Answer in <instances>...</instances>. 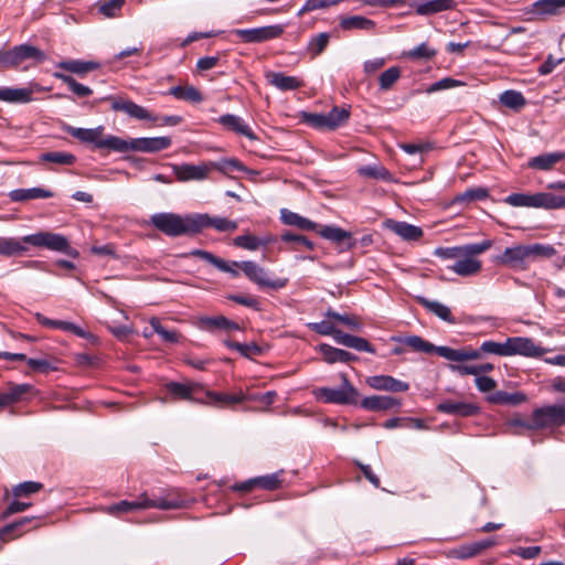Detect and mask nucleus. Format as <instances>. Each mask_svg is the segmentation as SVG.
Returning <instances> with one entry per match:
<instances>
[{"label": "nucleus", "instance_id": "obj_1", "mask_svg": "<svg viewBox=\"0 0 565 565\" xmlns=\"http://www.w3.org/2000/svg\"><path fill=\"white\" fill-rule=\"evenodd\" d=\"M556 250L551 245L530 244L507 247L502 254L495 256L494 262L514 270L527 269L531 262L539 258H550Z\"/></svg>", "mask_w": 565, "mask_h": 565}, {"label": "nucleus", "instance_id": "obj_2", "mask_svg": "<svg viewBox=\"0 0 565 565\" xmlns=\"http://www.w3.org/2000/svg\"><path fill=\"white\" fill-rule=\"evenodd\" d=\"M399 342L415 352H436L439 356L452 362L472 361L480 359V353L476 349H452L449 347H436L419 335H408L399 339Z\"/></svg>", "mask_w": 565, "mask_h": 565}, {"label": "nucleus", "instance_id": "obj_3", "mask_svg": "<svg viewBox=\"0 0 565 565\" xmlns=\"http://www.w3.org/2000/svg\"><path fill=\"white\" fill-rule=\"evenodd\" d=\"M151 224L168 236L196 233L195 214L157 213L151 216Z\"/></svg>", "mask_w": 565, "mask_h": 565}, {"label": "nucleus", "instance_id": "obj_4", "mask_svg": "<svg viewBox=\"0 0 565 565\" xmlns=\"http://www.w3.org/2000/svg\"><path fill=\"white\" fill-rule=\"evenodd\" d=\"M492 247V241L486 239L480 243L463 245V252L461 256L455 262L449 269L461 277H469L477 275L482 264L477 258L478 255L487 252Z\"/></svg>", "mask_w": 565, "mask_h": 565}, {"label": "nucleus", "instance_id": "obj_5", "mask_svg": "<svg viewBox=\"0 0 565 565\" xmlns=\"http://www.w3.org/2000/svg\"><path fill=\"white\" fill-rule=\"evenodd\" d=\"M65 131L84 143H93L98 149H108L116 152L125 149L124 139L113 135L105 136L103 126L96 128H76L67 126Z\"/></svg>", "mask_w": 565, "mask_h": 565}, {"label": "nucleus", "instance_id": "obj_6", "mask_svg": "<svg viewBox=\"0 0 565 565\" xmlns=\"http://www.w3.org/2000/svg\"><path fill=\"white\" fill-rule=\"evenodd\" d=\"M309 329L321 335H331L338 344L354 349L360 352L375 353L374 347L364 338L351 335L338 330L331 321L323 320L311 322Z\"/></svg>", "mask_w": 565, "mask_h": 565}, {"label": "nucleus", "instance_id": "obj_7", "mask_svg": "<svg viewBox=\"0 0 565 565\" xmlns=\"http://www.w3.org/2000/svg\"><path fill=\"white\" fill-rule=\"evenodd\" d=\"M341 379L340 387H319L315 390L316 398L328 404L355 405L360 397L358 390L349 382L345 374H342Z\"/></svg>", "mask_w": 565, "mask_h": 565}, {"label": "nucleus", "instance_id": "obj_8", "mask_svg": "<svg viewBox=\"0 0 565 565\" xmlns=\"http://www.w3.org/2000/svg\"><path fill=\"white\" fill-rule=\"evenodd\" d=\"M181 507V501L179 500H168V499H158L150 500L146 494L140 495L135 501H120L118 503L111 504L105 509V511L109 514H120V513H129L137 510L157 508L161 510H171L178 509Z\"/></svg>", "mask_w": 565, "mask_h": 565}, {"label": "nucleus", "instance_id": "obj_9", "mask_svg": "<svg viewBox=\"0 0 565 565\" xmlns=\"http://www.w3.org/2000/svg\"><path fill=\"white\" fill-rule=\"evenodd\" d=\"M22 244H30L35 247H45L50 250L65 253L72 257L78 256V253L70 246L67 238L56 233L39 232L26 235L22 237Z\"/></svg>", "mask_w": 565, "mask_h": 565}, {"label": "nucleus", "instance_id": "obj_10", "mask_svg": "<svg viewBox=\"0 0 565 565\" xmlns=\"http://www.w3.org/2000/svg\"><path fill=\"white\" fill-rule=\"evenodd\" d=\"M233 265L241 268L250 281L260 287L277 290L284 288L288 282V279L286 278L270 279L265 268L250 260L241 263L234 262Z\"/></svg>", "mask_w": 565, "mask_h": 565}, {"label": "nucleus", "instance_id": "obj_11", "mask_svg": "<svg viewBox=\"0 0 565 565\" xmlns=\"http://www.w3.org/2000/svg\"><path fill=\"white\" fill-rule=\"evenodd\" d=\"M285 32L284 24L264 25L253 29H236L233 33L244 43H263L278 39Z\"/></svg>", "mask_w": 565, "mask_h": 565}, {"label": "nucleus", "instance_id": "obj_12", "mask_svg": "<svg viewBox=\"0 0 565 565\" xmlns=\"http://www.w3.org/2000/svg\"><path fill=\"white\" fill-rule=\"evenodd\" d=\"M124 148L118 152L140 151V152H158L171 146L169 137H142L131 140L124 139Z\"/></svg>", "mask_w": 565, "mask_h": 565}, {"label": "nucleus", "instance_id": "obj_13", "mask_svg": "<svg viewBox=\"0 0 565 565\" xmlns=\"http://www.w3.org/2000/svg\"><path fill=\"white\" fill-rule=\"evenodd\" d=\"M548 352L547 349L542 348L526 337H511L508 338V356L523 355L526 358H540Z\"/></svg>", "mask_w": 565, "mask_h": 565}, {"label": "nucleus", "instance_id": "obj_14", "mask_svg": "<svg viewBox=\"0 0 565 565\" xmlns=\"http://www.w3.org/2000/svg\"><path fill=\"white\" fill-rule=\"evenodd\" d=\"M535 426L540 428L565 424V405H551L533 412Z\"/></svg>", "mask_w": 565, "mask_h": 565}, {"label": "nucleus", "instance_id": "obj_15", "mask_svg": "<svg viewBox=\"0 0 565 565\" xmlns=\"http://www.w3.org/2000/svg\"><path fill=\"white\" fill-rule=\"evenodd\" d=\"M216 167L214 162H207L202 164H175L173 166V172L177 179L181 182L186 181H202L209 177V173Z\"/></svg>", "mask_w": 565, "mask_h": 565}, {"label": "nucleus", "instance_id": "obj_16", "mask_svg": "<svg viewBox=\"0 0 565 565\" xmlns=\"http://www.w3.org/2000/svg\"><path fill=\"white\" fill-rule=\"evenodd\" d=\"M105 99L110 102L111 109L115 111H122L128 116L137 118L139 120H156V117L149 110H147L145 107L140 105L135 104L131 100L114 96H108Z\"/></svg>", "mask_w": 565, "mask_h": 565}, {"label": "nucleus", "instance_id": "obj_17", "mask_svg": "<svg viewBox=\"0 0 565 565\" xmlns=\"http://www.w3.org/2000/svg\"><path fill=\"white\" fill-rule=\"evenodd\" d=\"M8 52V67H17L26 60H35L41 62L45 58V54L38 47L29 44L14 46Z\"/></svg>", "mask_w": 565, "mask_h": 565}, {"label": "nucleus", "instance_id": "obj_18", "mask_svg": "<svg viewBox=\"0 0 565 565\" xmlns=\"http://www.w3.org/2000/svg\"><path fill=\"white\" fill-rule=\"evenodd\" d=\"M361 407L369 412H385L390 409H399L402 399L388 395H372L364 397Z\"/></svg>", "mask_w": 565, "mask_h": 565}, {"label": "nucleus", "instance_id": "obj_19", "mask_svg": "<svg viewBox=\"0 0 565 565\" xmlns=\"http://www.w3.org/2000/svg\"><path fill=\"white\" fill-rule=\"evenodd\" d=\"M196 233L205 227H213L217 232H234L237 230V222L221 216L209 214H195Z\"/></svg>", "mask_w": 565, "mask_h": 565}, {"label": "nucleus", "instance_id": "obj_20", "mask_svg": "<svg viewBox=\"0 0 565 565\" xmlns=\"http://www.w3.org/2000/svg\"><path fill=\"white\" fill-rule=\"evenodd\" d=\"M317 231L321 237L341 245V250H350L355 246V241L352 238V234L341 227L326 225Z\"/></svg>", "mask_w": 565, "mask_h": 565}, {"label": "nucleus", "instance_id": "obj_21", "mask_svg": "<svg viewBox=\"0 0 565 565\" xmlns=\"http://www.w3.org/2000/svg\"><path fill=\"white\" fill-rule=\"evenodd\" d=\"M317 231L321 237L341 245V250H350L355 246V241L352 238V234L341 227L326 225Z\"/></svg>", "mask_w": 565, "mask_h": 565}, {"label": "nucleus", "instance_id": "obj_22", "mask_svg": "<svg viewBox=\"0 0 565 565\" xmlns=\"http://www.w3.org/2000/svg\"><path fill=\"white\" fill-rule=\"evenodd\" d=\"M366 384L373 390L392 393L406 392L409 388L408 383L399 381L390 375L369 376L366 379Z\"/></svg>", "mask_w": 565, "mask_h": 565}, {"label": "nucleus", "instance_id": "obj_23", "mask_svg": "<svg viewBox=\"0 0 565 565\" xmlns=\"http://www.w3.org/2000/svg\"><path fill=\"white\" fill-rule=\"evenodd\" d=\"M437 411L444 414L470 417L477 415L480 408L473 403L444 401L437 405Z\"/></svg>", "mask_w": 565, "mask_h": 565}, {"label": "nucleus", "instance_id": "obj_24", "mask_svg": "<svg viewBox=\"0 0 565 565\" xmlns=\"http://www.w3.org/2000/svg\"><path fill=\"white\" fill-rule=\"evenodd\" d=\"M384 227L404 241H418L423 236V230L420 227L402 221L386 220Z\"/></svg>", "mask_w": 565, "mask_h": 565}, {"label": "nucleus", "instance_id": "obj_25", "mask_svg": "<svg viewBox=\"0 0 565 565\" xmlns=\"http://www.w3.org/2000/svg\"><path fill=\"white\" fill-rule=\"evenodd\" d=\"M166 387L174 398L185 401H198L196 395L203 390L201 384L194 382H170Z\"/></svg>", "mask_w": 565, "mask_h": 565}, {"label": "nucleus", "instance_id": "obj_26", "mask_svg": "<svg viewBox=\"0 0 565 565\" xmlns=\"http://www.w3.org/2000/svg\"><path fill=\"white\" fill-rule=\"evenodd\" d=\"M218 124L225 129L231 130L237 135L245 136L249 140H256L257 137L250 127L244 121L243 118L233 114H226L217 119Z\"/></svg>", "mask_w": 565, "mask_h": 565}, {"label": "nucleus", "instance_id": "obj_27", "mask_svg": "<svg viewBox=\"0 0 565 565\" xmlns=\"http://www.w3.org/2000/svg\"><path fill=\"white\" fill-rule=\"evenodd\" d=\"M277 241L276 236L271 234H266L262 237L252 235V234H244L236 236L233 239V244L236 247H241L247 250H257L260 247H265L271 243H275Z\"/></svg>", "mask_w": 565, "mask_h": 565}, {"label": "nucleus", "instance_id": "obj_28", "mask_svg": "<svg viewBox=\"0 0 565 565\" xmlns=\"http://www.w3.org/2000/svg\"><path fill=\"white\" fill-rule=\"evenodd\" d=\"M33 88L31 87H2L0 88V102L10 104H26L33 100Z\"/></svg>", "mask_w": 565, "mask_h": 565}, {"label": "nucleus", "instance_id": "obj_29", "mask_svg": "<svg viewBox=\"0 0 565 565\" xmlns=\"http://www.w3.org/2000/svg\"><path fill=\"white\" fill-rule=\"evenodd\" d=\"M35 319L40 324H42L43 327H46V328L61 329V330H64L67 332H72V333L76 334L77 337L84 338V339L88 338V335H89V333L86 332L83 328H81L79 326H77L75 323L68 322V321L52 320L39 312L35 313Z\"/></svg>", "mask_w": 565, "mask_h": 565}, {"label": "nucleus", "instance_id": "obj_30", "mask_svg": "<svg viewBox=\"0 0 565 565\" xmlns=\"http://www.w3.org/2000/svg\"><path fill=\"white\" fill-rule=\"evenodd\" d=\"M456 7L454 0H428L414 6L417 15L427 17L439 12L452 10Z\"/></svg>", "mask_w": 565, "mask_h": 565}, {"label": "nucleus", "instance_id": "obj_31", "mask_svg": "<svg viewBox=\"0 0 565 565\" xmlns=\"http://www.w3.org/2000/svg\"><path fill=\"white\" fill-rule=\"evenodd\" d=\"M206 397L209 398V404L218 406V407H225V406H232L235 404L243 403L248 399V396L243 393L242 391L235 393V394H226V393H216V392H206Z\"/></svg>", "mask_w": 565, "mask_h": 565}, {"label": "nucleus", "instance_id": "obj_32", "mask_svg": "<svg viewBox=\"0 0 565 565\" xmlns=\"http://www.w3.org/2000/svg\"><path fill=\"white\" fill-rule=\"evenodd\" d=\"M268 83L280 90H294L302 86V82L296 76H289L281 72H271L266 75Z\"/></svg>", "mask_w": 565, "mask_h": 565}, {"label": "nucleus", "instance_id": "obj_33", "mask_svg": "<svg viewBox=\"0 0 565 565\" xmlns=\"http://www.w3.org/2000/svg\"><path fill=\"white\" fill-rule=\"evenodd\" d=\"M564 8L565 0H536L532 4L531 12L539 18H543L559 14Z\"/></svg>", "mask_w": 565, "mask_h": 565}, {"label": "nucleus", "instance_id": "obj_34", "mask_svg": "<svg viewBox=\"0 0 565 565\" xmlns=\"http://www.w3.org/2000/svg\"><path fill=\"white\" fill-rule=\"evenodd\" d=\"M562 160H565V152H551L532 158L527 166L532 169L548 171Z\"/></svg>", "mask_w": 565, "mask_h": 565}, {"label": "nucleus", "instance_id": "obj_35", "mask_svg": "<svg viewBox=\"0 0 565 565\" xmlns=\"http://www.w3.org/2000/svg\"><path fill=\"white\" fill-rule=\"evenodd\" d=\"M168 94L175 97L177 99L190 102L193 104L203 102L202 93L193 85L173 86L169 89Z\"/></svg>", "mask_w": 565, "mask_h": 565}, {"label": "nucleus", "instance_id": "obj_36", "mask_svg": "<svg viewBox=\"0 0 565 565\" xmlns=\"http://www.w3.org/2000/svg\"><path fill=\"white\" fill-rule=\"evenodd\" d=\"M339 26L344 31L364 30L372 31L375 22L362 15L341 17Z\"/></svg>", "mask_w": 565, "mask_h": 565}, {"label": "nucleus", "instance_id": "obj_37", "mask_svg": "<svg viewBox=\"0 0 565 565\" xmlns=\"http://www.w3.org/2000/svg\"><path fill=\"white\" fill-rule=\"evenodd\" d=\"M282 223L296 226L303 231H317L318 224L287 209L280 211Z\"/></svg>", "mask_w": 565, "mask_h": 565}, {"label": "nucleus", "instance_id": "obj_38", "mask_svg": "<svg viewBox=\"0 0 565 565\" xmlns=\"http://www.w3.org/2000/svg\"><path fill=\"white\" fill-rule=\"evenodd\" d=\"M200 326L201 328L205 329L206 331H214L216 329H223V330H239V326L227 319L224 316H217V317H203L200 319Z\"/></svg>", "mask_w": 565, "mask_h": 565}, {"label": "nucleus", "instance_id": "obj_39", "mask_svg": "<svg viewBox=\"0 0 565 565\" xmlns=\"http://www.w3.org/2000/svg\"><path fill=\"white\" fill-rule=\"evenodd\" d=\"M10 199L14 202H21L34 199H49L53 192L43 188L18 189L10 192Z\"/></svg>", "mask_w": 565, "mask_h": 565}, {"label": "nucleus", "instance_id": "obj_40", "mask_svg": "<svg viewBox=\"0 0 565 565\" xmlns=\"http://www.w3.org/2000/svg\"><path fill=\"white\" fill-rule=\"evenodd\" d=\"M488 401L498 405L516 406L527 401V396L522 392L508 393L498 391L488 397Z\"/></svg>", "mask_w": 565, "mask_h": 565}, {"label": "nucleus", "instance_id": "obj_41", "mask_svg": "<svg viewBox=\"0 0 565 565\" xmlns=\"http://www.w3.org/2000/svg\"><path fill=\"white\" fill-rule=\"evenodd\" d=\"M57 67L77 75H85L97 70L99 64L93 61L67 60L60 62Z\"/></svg>", "mask_w": 565, "mask_h": 565}, {"label": "nucleus", "instance_id": "obj_42", "mask_svg": "<svg viewBox=\"0 0 565 565\" xmlns=\"http://www.w3.org/2000/svg\"><path fill=\"white\" fill-rule=\"evenodd\" d=\"M535 207L546 210L565 209V196L550 192L535 193Z\"/></svg>", "mask_w": 565, "mask_h": 565}, {"label": "nucleus", "instance_id": "obj_43", "mask_svg": "<svg viewBox=\"0 0 565 565\" xmlns=\"http://www.w3.org/2000/svg\"><path fill=\"white\" fill-rule=\"evenodd\" d=\"M28 248L22 244V238L14 237H0V255L1 256H20L24 254Z\"/></svg>", "mask_w": 565, "mask_h": 565}, {"label": "nucleus", "instance_id": "obj_44", "mask_svg": "<svg viewBox=\"0 0 565 565\" xmlns=\"http://www.w3.org/2000/svg\"><path fill=\"white\" fill-rule=\"evenodd\" d=\"M324 362L333 364L337 362L347 363L348 351L322 343L318 347Z\"/></svg>", "mask_w": 565, "mask_h": 565}, {"label": "nucleus", "instance_id": "obj_45", "mask_svg": "<svg viewBox=\"0 0 565 565\" xmlns=\"http://www.w3.org/2000/svg\"><path fill=\"white\" fill-rule=\"evenodd\" d=\"M422 305L431 313L440 318L441 320L448 323H456V320L451 313V310L441 302L430 301V300H422Z\"/></svg>", "mask_w": 565, "mask_h": 565}, {"label": "nucleus", "instance_id": "obj_46", "mask_svg": "<svg viewBox=\"0 0 565 565\" xmlns=\"http://www.w3.org/2000/svg\"><path fill=\"white\" fill-rule=\"evenodd\" d=\"M324 115L327 119V129L333 130L348 121L350 111L345 108L333 107Z\"/></svg>", "mask_w": 565, "mask_h": 565}, {"label": "nucleus", "instance_id": "obj_47", "mask_svg": "<svg viewBox=\"0 0 565 565\" xmlns=\"http://www.w3.org/2000/svg\"><path fill=\"white\" fill-rule=\"evenodd\" d=\"M499 99L502 105L514 110L523 108L526 104L522 93L512 89L503 92Z\"/></svg>", "mask_w": 565, "mask_h": 565}, {"label": "nucleus", "instance_id": "obj_48", "mask_svg": "<svg viewBox=\"0 0 565 565\" xmlns=\"http://www.w3.org/2000/svg\"><path fill=\"white\" fill-rule=\"evenodd\" d=\"M401 74L402 71L398 66H392L385 70L379 77L380 89L383 92L390 90L399 79Z\"/></svg>", "mask_w": 565, "mask_h": 565}, {"label": "nucleus", "instance_id": "obj_49", "mask_svg": "<svg viewBox=\"0 0 565 565\" xmlns=\"http://www.w3.org/2000/svg\"><path fill=\"white\" fill-rule=\"evenodd\" d=\"M41 161L44 162H52L61 166H72L76 158L74 154L68 152H62V151H51V152H44L40 157Z\"/></svg>", "mask_w": 565, "mask_h": 565}, {"label": "nucleus", "instance_id": "obj_50", "mask_svg": "<svg viewBox=\"0 0 565 565\" xmlns=\"http://www.w3.org/2000/svg\"><path fill=\"white\" fill-rule=\"evenodd\" d=\"M54 76L64 82L70 87V89L79 97H86L92 95L93 93V90L88 86L78 83L77 81H75V78H73L70 75L55 73Z\"/></svg>", "mask_w": 565, "mask_h": 565}, {"label": "nucleus", "instance_id": "obj_51", "mask_svg": "<svg viewBox=\"0 0 565 565\" xmlns=\"http://www.w3.org/2000/svg\"><path fill=\"white\" fill-rule=\"evenodd\" d=\"M488 196V191L483 188L468 189L467 191L456 195L452 200L454 204L483 200Z\"/></svg>", "mask_w": 565, "mask_h": 565}, {"label": "nucleus", "instance_id": "obj_52", "mask_svg": "<svg viewBox=\"0 0 565 565\" xmlns=\"http://www.w3.org/2000/svg\"><path fill=\"white\" fill-rule=\"evenodd\" d=\"M326 317L331 318L340 323H343L344 326H347L348 328H350L352 330H360L362 328L361 320L356 316H353V315H341V313H338V312L329 309L326 312Z\"/></svg>", "mask_w": 565, "mask_h": 565}, {"label": "nucleus", "instance_id": "obj_53", "mask_svg": "<svg viewBox=\"0 0 565 565\" xmlns=\"http://www.w3.org/2000/svg\"><path fill=\"white\" fill-rule=\"evenodd\" d=\"M480 354L488 353L499 356H508V339L504 342L484 341L482 342L480 350H477Z\"/></svg>", "mask_w": 565, "mask_h": 565}, {"label": "nucleus", "instance_id": "obj_54", "mask_svg": "<svg viewBox=\"0 0 565 565\" xmlns=\"http://www.w3.org/2000/svg\"><path fill=\"white\" fill-rule=\"evenodd\" d=\"M43 484L36 481H25L12 488V494L17 498H26L33 493L39 492Z\"/></svg>", "mask_w": 565, "mask_h": 565}, {"label": "nucleus", "instance_id": "obj_55", "mask_svg": "<svg viewBox=\"0 0 565 565\" xmlns=\"http://www.w3.org/2000/svg\"><path fill=\"white\" fill-rule=\"evenodd\" d=\"M150 326L153 328V331L159 334L163 341L169 343H177L180 340V334L173 330H167L160 323V320L156 317L150 319Z\"/></svg>", "mask_w": 565, "mask_h": 565}, {"label": "nucleus", "instance_id": "obj_56", "mask_svg": "<svg viewBox=\"0 0 565 565\" xmlns=\"http://www.w3.org/2000/svg\"><path fill=\"white\" fill-rule=\"evenodd\" d=\"M504 201L511 206L535 207V194L513 193L508 195Z\"/></svg>", "mask_w": 565, "mask_h": 565}, {"label": "nucleus", "instance_id": "obj_57", "mask_svg": "<svg viewBox=\"0 0 565 565\" xmlns=\"http://www.w3.org/2000/svg\"><path fill=\"white\" fill-rule=\"evenodd\" d=\"M190 255L202 258V259L211 263L212 265H214L222 271H230V265L225 260L214 256L210 252H206L203 249H194L190 253Z\"/></svg>", "mask_w": 565, "mask_h": 565}, {"label": "nucleus", "instance_id": "obj_58", "mask_svg": "<svg viewBox=\"0 0 565 565\" xmlns=\"http://www.w3.org/2000/svg\"><path fill=\"white\" fill-rule=\"evenodd\" d=\"M478 555V550L475 542L470 544L461 545L457 548L449 551L448 556L457 559H467Z\"/></svg>", "mask_w": 565, "mask_h": 565}, {"label": "nucleus", "instance_id": "obj_59", "mask_svg": "<svg viewBox=\"0 0 565 565\" xmlns=\"http://www.w3.org/2000/svg\"><path fill=\"white\" fill-rule=\"evenodd\" d=\"M436 55V50L427 43H422L407 53V56L415 60H430Z\"/></svg>", "mask_w": 565, "mask_h": 565}, {"label": "nucleus", "instance_id": "obj_60", "mask_svg": "<svg viewBox=\"0 0 565 565\" xmlns=\"http://www.w3.org/2000/svg\"><path fill=\"white\" fill-rule=\"evenodd\" d=\"M460 85H462V83L460 81H457V79H454L450 77H445V78H441L440 81H437V82L433 83L431 85H429L426 88V93L433 94V93H436L439 90L450 89V88H454V87H457Z\"/></svg>", "mask_w": 565, "mask_h": 565}, {"label": "nucleus", "instance_id": "obj_61", "mask_svg": "<svg viewBox=\"0 0 565 565\" xmlns=\"http://www.w3.org/2000/svg\"><path fill=\"white\" fill-rule=\"evenodd\" d=\"M330 40L329 33H320L313 36L309 42V50L315 53V55L321 54L327 47Z\"/></svg>", "mask_w": 565, "mask_h": 565}, {"label": "nucleus", "instance_id": "obj_62", "mask_svg": "<svg viewBox=\"0 0 565 565\" xmlns=\"http://www.w3.org/2000/svg\"><path fill=\"white\" fill-rule=\"evenodd\" d=\"M360 174L364 177H370L374 179L386 180L390 177V172L383 168L377 166H365L359 169Z\"/></svg>", "mask_w": 565, "mask_h": 565}, {"label": "nucleus", "instance_id": "obj_63", "mask_svg": "<svg viewBox=\"0 0 565 565\" xmlns=\"http://www.w3.org/2000/svg\"><path fill=\"white\" fill-rule=\"evenodd\" d=\"M31 388L28 384H20L12 386L8 392H4V397L8 405H11L15 402H18L23 394L29 392Z\"/></svg>", "mask_w": 565, "mask_h": 565}, {"label": "nucleus", "instance_id": "obj_64", "mask_svg": "<svg viewBox=\"0 0 565 565\" xmlns=\"http://www.w3.org/2000/svg\"><path fill=\"white\" fill-rule=\"evenodd\" d=\"M125 3V0H109L100 3L99 11L108 18L116 17Z\"/></svg>", "mask_w": 565, "mask_h": 565}]
</instances>
